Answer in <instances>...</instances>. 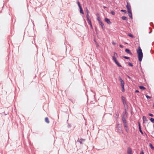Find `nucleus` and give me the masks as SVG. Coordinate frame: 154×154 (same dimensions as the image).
Instances as JSON below:
<instances>
[{
    "label": "nucleus",
    "mask_w": 154,
    "mask_h": 154,
    "mask_svg": "<svg viewBox=\"0 0 154 154\" xmlns=\"http://www.w3.org/2000/svg\"><path fill=\"white\" fill-rule=\"evenodd\" d=\"M137 57L139 61H142L143 57V54L142 50L140 46H139L137 49Z\"/></svg>",
    "instance_id": "obj_1"
},
{
    "label": "nucleus",
    "mask_w": 154,
    "mask_h": 154,
    "mask_svg": "<svg viewBox=\"0 0 154 154\" xmlns=\"http://www.w3.org/2000/svg\"><path fill=\"white\" fill-rule=\"evenodd\" d=\"M116 130L117 131L120 133H122V126L121 124H118L116 126Z\"/></svg>",
    "instance_id": "obj_2"
},
{
    "label": "nucleus",
    "mask_w": 154,
    "mask_h": 154,
    "mask_svg": "<svg viewBox=\"0 0 154 154\" xmlns=\"http://www.w3.org/2000/svg\"><path fill=\"white\" fill-rule=\"evenodd\" d=\"M112 60L115 62V63L118 66H119V67H122V66L120 64V63L116 59V58H115L114 57H113Z\"/></svg>",
    "instance_id": "obj_3"
},
{
    "label": "nucleus",
    "mask_w": 154,
    "mask_h": 154,
    "mask_svg": "<svg viewBox=\"0 0 154 154\" xmlns=\"http://www.w3.org/2000/svg\"><path fill=\"white\" fill-rule=\"evenodd\" d=\"M126 7L128 11H131L130 4L128 2H127V5H126Z\"/></svg>",
    "instance_id": "obj_4"
},
{
    "label": "nucleus",
    "mask_w": 154,
    "mask_h": 154,
    "mask_svg": "<svg viewBox=\"0 0 154 154\" xmlns=\"http://www.w3.org/2000/svg\"><path fill=\"white\" fill-rule=\"evenodd\" d=\"M119 81L121 83V87L122 86H124L125 83L123 80L120 76L119 77Z\"/></svg>",
    "instance_id": "obj_5"
},
{
    "label": "nucleus",
    "mask_w": 154,
    "mask_h": 154,
    "mask_svg": "<svg viewBox=\"0 0 154 154\" xmlns=\"http://www.w3.org/2000/svg\"><path fill=\"white\" fill-rule=\"evenodd\" d=\"M125 115H123V116L122 118V120L124 124H127V121L125 117Z\"/></svg>",
    "instance_id": "obj_6"
},
{
    "label": "nucleus",
    "mask_w": 154,
    "mask_h": 154,
    "mask_svg": "<svg viewBox=\"0 0 154 154\" xmlns=\"http://www.w3.org/2000/svg\"><path fill=\"white\" fill-rule=\"evenodd\" d=\"M124 127L125 128V131L126 132L128 133L129 131V129L127 125V123L124 124Z\"/></svg>",
    "instance_id": "obj_7"
},
{
    "label": "nucleus",
    "mask_w": 154,
    "mask_h": 154,
    "mask_svg": "<svg viewBox=\"0 0 154 154\" xmlns=\"http://www.w3.org/2000/svg\"><path fill=\"white\" fill-rule=\"evenodd\" d=\"M122 101L123 103V104L125 106V105H126V101H125V98L123 96H122Z\"/></svg>",
    "instance_id": "obj_8"
},
{
    "label": "nucleus",
    "mask_w": 154,
    "mask_h": 154,
    "mask_svg": "<svg viewBox=\"0 0 154 154\" xmlns=\"http://www.w3.org/2000/svg\"><path fill=\"white\" fill-rule=\"evenodd\" d=\"M99 23L100 25L101 26L102 29H105V26L104 25V24L102 22V21H101V22H100Z\"/></svg>",
    "instance_id": "obj_9"
},
{
    "label": "nucleus",
    "mask_w": 154,
    "mask_h": 154,
    "mask_svg": "<svg viewBox=\"0 0 154 154\" xmlns=\"http://www.w3.org/2000/svg\"><path fill=\"white\" fill-rule=\"evenodd\" d=\"M105 21L108 24H110L111 23V22H110L109 19L107 18H105Z\"/></svg>",
    "instance_id": "obj_10"
},
{
    "label": "nucleus",
    "mask_w": 154,
    "mask_h": 154,
    "mask_svg": "<svg viewBox=\"0 0 154 154\" xmlns=\"http://www.w3.org/2000/svg\"><path fill=\"white\" fill-rule=\"evenodd\" d=\"M128 16L129 17L131 18H132V14L131 11H128Z\"/></svg>",
    "instance_id": "obj_11"
},
{
    "label": "nucleus",
    "mask_w": 154,
    "mask_h": 154,
    "mask_svg": "<svg viewBox=\"0 0 154 154\" xmlns=\"http://www.w3.org/2000/svg\"><path fill=\"white\" fill-rule=\"evenodd\" d=\"M131 149L130 148H128L127 150V154H131Z\"/></svg>",
    "instance_id": "obj_12"
},
{
    "label": "nucleus",
    "mask_w": 154,
    "mask_h": 154,
    "mask_svg": "<svg viewBox=\"0 0 154 154\" xmlns=\"http://www.w3.org/2000/svg\"><path fill=\"white\" fill-rule=\"evenodd\" d=\"M85 140L82 139H78V140H77V142H79L81 144L82 143V142H84L85 141Z\"/></svg>",
    "instance_id": "obj_13"
},
{
    "label": "nucleus",
    "mask_w": 154,
    "mask_h": 154,
    "mask_svg": "<svg viewBox=\"0 0 154 154\" xmlns=\"http://www.w3.org/2000/svg\"><path fill=\"white\" fill-rule=\"evenodd\" d=\"M138 124H139V131L142 134H143V133L141 130L140 124L139 122Z\"/></svg>",
    "instance_id": "obj_14"
},
{
    "label": "nucleus",
    "mask_w": 154,
    "mask_h": 154,
    "mask_svg": "<svg viewBox=\"0 0 154 154\" xmlns=\"http://www.w3.org/2000/svg\"><path fill=\"white\" fill-rule=\"evenodd\" d=\"M125 52L128 54H131L132 53L130 51V50L128 49H126L125 50Z\"/></svg>",
    "instance_id": "obj_15"
},
{
    "label": "nucleus",
    "mask_w": 154,
    "mask_h": 154,
    "mask_svg": "<svg viewBox=\"0 0 154 154\" xmlns=\"http://www.w3.org/2000/svg\"><path fill=\"white\" fill-rule=\"evenodd\" d=\"M45 122H46V123H47L48 124L50 122L49 119L48 117H46L45 118Z\"/></svg>",
    "instance_id": "obj_16"
},
{
    "label": "nucleus",
    "mask_w": 154,
    "mask_h": 154,
    "mask_svg": "<svg viewBox=\"0 0 154 154\" xmlns=\"http://www.w3.org/2000/svg\"><path fill=\"white\" fill-rule=\"evenodd\" d=\"M118 54L116 53V52L114 53V55L112 56V58L113 57H114L115 58H116V57H118Z\"/></svg>",
    "instance_id": "obj_17"
},
{
    "label": "nucleus",
    "mask_w": 154,
    "mask_h": 154,
    "mask_svg": "<svg viewBox=\"0 0 154 154\" xmlns=\"http://www.w3.org/2000/svg\"><path fill=\"white\" fill-rule=\"evenodd\" d=\"M80 9V12L82 14H84V12H83L82 8V7H81L79 8Z\"/></svg>",
    "instance_id": "obj_18"
},
{
    "label": "nucleus",
    "mask_w": 154,
    "mask_h": 154,
    "mask_svg": "<svg viewBox=\"0 0 154 154\" xmlns=\"http://www.w3.org/2000/svg\"><path fill=\"white\" fill-rule=\"evenodd\" d=\"M122 19L123 20H128V18L127 17H125V16H122Z\"/></svg>",
    "instance_id": "obj_19"
},
{
    "label": "nucleus",
    "mask_w": 154,
    "mask_h": 154,
    "mask_svg": "<svg viewBox=\"0 0 154 154\" xmlns=\"http://www.w3.org/2000/svg\"><path fill=\"white\" fill-rule=\"evenodd\" d=\"M139 87L140 89L143 90H145L146 89V88L143 86H140Z\"/></svg>",
    "instance_id": "obj_20"
},
{
    "label": "nucleus",
    "mask_w": 154,
    "mask_h": 154,
    "mask_svg": "<svg viewBox=\"0 0 154 154\" xmlns=\"http://www.w3.org/2000/svg\"><path fill=\"white\" fill-rule=\"evenodd\" d=\"M88 24L91 26H92V24L90 19L89 20H87Z\"/></svg>",
    "instance_id": "obj_21"
},
{
    "label": "nucleus",
    "mask_w": 154,
    "mask_h": 154,
    "mask_svg": "<svg viewBox=\"0 0 154 154\" xmlns=\"http://www.w3.org/2000/svg\"><path fill=\"white\" fill-rule=\"evenodd\" d=\"M143 122H144L146 120H147L146 118V117L145 116H143Z\"/></svg>",
    "instance_id": "obj_22"
},
{
    "label": "nucleus",
    "mask_w": 154,
    "mask_h": 154,
    "mask_svg": "<svg viewBox=\"0 0 154 154\" xmlns=\"http://www.w3.org/2000/svg\"><path fill=\"white\" fill-rule=\"evenodd\" d=\"M86 17H87V20H89L90 19V16H89V14H87V15Z\"/></svg>",
    "instance_id": "obj_23"
},
{
    "label": "nucleus",
    "mask_w": 154,
    "mask_h": 154,
    "mask_svg": "<svg viewBox=\"0 0 154 154\" xmlns=\"http://www.w3.org/2000/svg\"><path fill=\"white\" fill-rule=\"evenodd\" d=\"M128 35L131 38H134V36L131 33L128 34Z\"/></svg>",
    "instance_id": "obj_24"
},
{
    "label": "nucleus",
    "mask_w": 154,
    "mask_h": 154,
    "mask_svg": "<svg viewBox=\"0 0 154 154\" xmlns=\"http://www.w3.org/2000/svg\"><path fill=\"white\" fill-rule=\"evenodd\" d=\"M150 121L153 123H154V119L152 118H151L150 119Z\"/></svg>",
    "instance_id": "obj_25"
},
{
    "label": "nucleus",
    "mask_w": 154,
    "mask_h": 154,
    "mask_svg": "<svg viewBox=\"0 0 154 154\" xmlns=\"http://www.w3.org/2000/svg\"><path fill=\"white\" fill-rule=\"evenodd\" d=\"M77 3L78 5L79 6V8L81 7H82L81 5H80V2H79V1H77Z\"/></svg>",
    "instance_id": "obj_26"
},
{
    "label": "nucleus",
    "mask_w": 154,
    "mask_h": 154,
    "mask_svg": "<svg viewBox=\"0 0 154 154\" xmlns=\"http://www.w3.org/2000/svg\"><path fill=\"white\" fill-rule=\"evenodd\" d=\"M149 146L152 149H154V147L150 143L149 144Z\"/></svg>",
    "instance_id": "obj_27"
},
{
    "label": "nucleus",
    "mask_w": 154,
    "mask_h": 154,
    "mask_svg": "<svg viewBox=\"0 0 154 154\" xmlns=\"http://www.w3.org/2000/svg\"><path fill=\"white\" fill-rule=\"evenodd\" d=\"M97 20H98V21L99 23L100 22H101V21H102L101 20V19H100V18H99V17H98L97 18Z\"/></svg>",
    "instance_id": "obj_28"
},
{
    "label": "nucleus",
    "mask_w": 154,
    "mask_h": 154,
    "mask_svg": "<svg viewBox=\"0 0 154 154\" xmlns=\"http://www.w3.org/2000/svg\"><path fill=\"white\" fill-rule=\"evenodd\" d=\"M122 92H124L125 91L124 86L122 87Z\"/></svg>",
    "instance_id": "obj_29"
},
{
    "label": "nucleus",
    "mask_w": 154,
    "mask_h": 154,
    "mask_svg": "<svg viewBox=\"0 0 154 154\" xmlns=\"http://www.w3.org/2000/svg\"><path fill=\"white\" fill-rule=\"evenodd\" d=\"M123 57L124 58L126 59H128L130 58L129 57H126V56H123Z\"/></svg>",
    "instance_id": "obj_30"
},
{
    "label": "nucleus",
    "mask_w": 154,
    "mask_h": 154,
    "mask_svg": "<svg viewBox=\"0 0 154 154\" xmlns=\"http://www.w3.org/2000/svg\"><path fill=\"white\" fill-rule=\"evenodd\" d=\"M128 65L131 66H133V64L131 63L130 62L128 63Z\"/></svg>",
    "instance_id": "obj_31"
},
{
    "label": "nucleus",
    "mask_w": 154,
    "mask_h": 154,
    "mask_svg": "<svg viewBox=\"0 0 154 154\" xmlns=\"http://www.w3.org/2000/svg\"><path fill=\"white\" fill-rule=\"evenodd\" d=\"M111 13L112 15H114L115 14V12L113 11H111Z\"/></svg>",
    "instance_id": "obj_32"
},
{
    "label": "nucleus",
    "mask_w": 154,
    "mask_h": 154,
    "mask_svg": "<svg viewBox=\"0 0 154 154\" xmlns=\"http://www.w3.org/2000/svg\"><path fill=\"white\" fill-rule=\"evenodd\" d=\"M121 12H125V13L126 12V11L125 10H121Z\"/></svg>",
    "instance_id": "obj_33"
},
{
    "label": "nucleus",
    "mask_w": 154,
    "mask_h": 154,
    "mask_svg": "<svg viewBox=\"0 0 154 154\" xmlns=\"http://www.w3.org/2000/svg\"><path fill=\"white\" fill-rule=\"evenodd\" d=\"M146 97L147 98V99H149V98H150L151 97H149V96L147 95H146Z\"/></svg>",
    "instance_id": "obj_34"
},
{
    "label": "nucleus",
    "mask_w": 154,
    "mask_h": 154,
    "mask_svg": "<svg viewBox=\"0 0 154 154\" xmlns=\"http://www.w3.org/2000/svg\"><path fill=\"white\" fill-rule=\"evenodd\" d=\"M149 116H151V117H152L153 116V115L152 114L150 113H149Z\"/></svg>",
    "instance_id": "obj_35"
},
{
    "label": "nucleus",
    "mask_w": 154,
    "mask_h": 154,
    "mask_svg": "<svg viewBox=\"0 0 154 154\" xmlns=\"http://www.w3.org/2000/svg\"><path fill=\"white\" fill-rule=\"evenodd\" d=\"M119 47L121 48H122L123 47V46L122 45H120Z\"/></svg>",
    "instance_id": "obj_36"
},
{
    "label": "nucleus",
    "mask_w": 154,
    "mask_h": 154,
    "mask_svg": "<svg viewBox=\"0 0 154 154\" xmlns=\"http://www.w3.org/2000/svg\"><path fill=\"white\" fill-rule=\"evenodd\" d=\"M86 11H87V14H89V11H88V10H87Z\"/></svg>",
    "instance_id": "obj_37"
},
{
    "label": "nucleus",
    "mask_w": 154,
    "mask_h": 154,
    "mask_svg": "<svg viewBox=\"0 0 154 154\" xmlns=\"http://www.w3.org/2000/svg\"><path fill=\"white\" fill-rule=\"evenodd\" d=\"M140 154H144V152L143 151H142L140 152Z\"/></svg>",
    "instance_id": "obj_38"
},
{
    "label": "nucleus",
    "mask_w": 154,
    "mask_h": 154,
    "mask_svg": "<svg viewBox=\"0 0 154 154\" xmlns=\"http://www.w3.org/2000/svg\"><path fill=\"white\" fill-rule=\"evenodd\" d=\"M135 92H136V93H138V92H139V91L138 90H136L135 91Z\"/></svg>",
    "instance_id": "obj_39"
},
{
    "label": "nucleus",
    "mask_w": 154,
    "mask_h": 154,
    "mask_svg": "<svg viewBox=\"0 0 154 154\" xmlns=\"http://www.w3.org/2000/svg\"><path fill=\"white\" fill-rule=\"evenodd\" d=\"M103 8H104V9H105V8H107V7H106V6H103Z\"/></svg>",
    "instance_id": "obj_40"
},
{
    "label": "nucleus",
    "mask_w": 154,
    "mask_h": 154,
    "mask_svg": "<svg viewBox=\"0 0 154 154\" xmlns=\"http://www.w3.org/2000/svg\"><path fill=\"white\" fill-rule=\"evenodd\" d=\"M112 44H114V45H115L116 44V43H115L114 42H112Z\"/></svg>",
    "instance_id": "obj_41"
},
{
    "label": "nucleus",
    "mask_w": 154,
    "mask_h": 154,
    "mask_svg": "<svg viewBox=\"0 0 154 154\" xmlns=\"http://www.w3.org/2000/svg\"><path fill=\"white\" fill-rule=\"evenodd\" d=\"M125 113L126 114V113H127V111L125 109Z\"/></svg>",
    "instance_id": "obj_42"
},
{
    "label": "nucleus",
    "mask_w": 154,
    "mask_h": 154,
    "mask_svg": "<svg viewBox=\"0 0 154 154\" xmlns=\"http://www.w3.org/2000/svg\"><path fill=\"white\" fill-rule=\"evenodd\" d=\"M151 32H152V31H150V32H149V34H150V33H151Z\"/></svg>",
    "instance_id": "obj_43"
},
{
    "label": "nucleus",
    "mask_w": 154,
    "mask_h": 154,
    "mask_svg": "<svg viewBox=\"0 0 154 154\" xmlns=\"http://www.w3.org/2000/svg\"><path fill=\"white\" fill-rule=\"evenodd\" d=\"M68 126H69V127H70V125H69Z\"/></svg>",
    "instance_id": "obj_44"
},
{
    "label": "nucleus",
    "mask_w": 154,
    "mask_h": 154,
    "mask_svg": "<svg viewBox=\"0 0 154 154\" xmlns=\"http://www.w3.org/2000/svg\"><path fill=\"white\" fill-rule=\"evenodd\" d=\"M98 46V45H97V47Z\"/></svg>",
    "instance_id": "obj_45"
},
{
    "label": "nucleus",
    "mask_w": 154,
    "mask_h": 154,
    "mask_svg": "<svg viewBox=\"0 0 154 154\" xmlns=\"http://www.w3.org/2000/svg\"><path fill=\"white\" fill-rule=\"evenodd\" d=\"M153 107L154 108V103L153 104Z\"/></svg>",
    "instance_id": "obj_46"
},
{
    "label": "nucleus",
    "mask_w": 154,
    "mask_h": 154,
    "mask_svg": "<svg viewBox=\"0 0 154 154\" xmlns=\"http://www.w3.org/2000/svg\"><path fill=\"white\" fill-rule=\"evenodd\" d=\"M32 44H34L33 43V42H32Z\"/></svg>",
    "instance_id": "obj_47"
}]
</instances>
